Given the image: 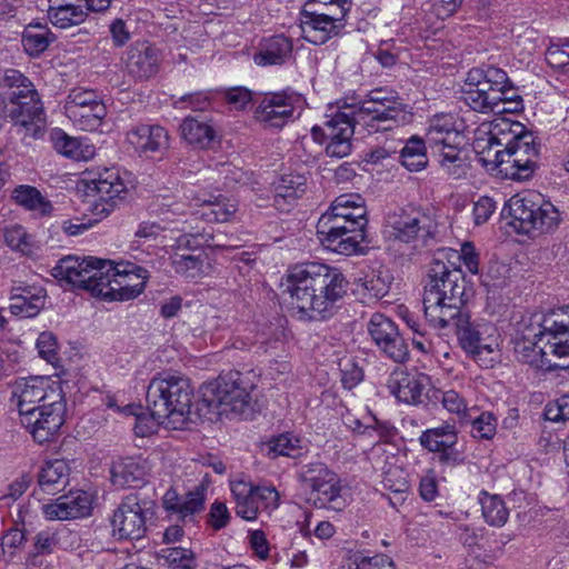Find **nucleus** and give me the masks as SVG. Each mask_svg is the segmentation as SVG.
Wrapping results in <instances>:
<instances>
[{
	"mask_svg": "<svg viewBox=\"0 0 569 569\" xmlns=\"http://www.w3.org/2000/svg\"><path fill=\"white\" fill-rule=\"evenodd\" d=\"M368 99L359 104L340 108L327 116L322 127L312 128V137L322 143L327 141L329 157L343 158L351 151V137L355 126L362 123L369 131H389L411 121L408 106L393 92L382 88L373 89Z\"/></svg>",
	"mask_w": 569,
	"mask_h": 569,
	"instance_id": "nucleus-1",
	"label": "nucleus"
},
{
	"mask_svg": "<svg viewBox=\"0 0 569 569\" xmlns=\"http://www.w3.org/2000/svg\"><path fill=\"white\" fill-rule=\"evenodd\" d=\"M286 281L291 303L310 319L331 317L349 286L339 269L319 262L291 267Z\"/></svg>",
	"mask_w": 569,
	"mask_h": 569,
	"instance_id": "nucleus-2",
	"label": "nucleus"
},
{
	"mask_svg": "<svg viewBox=\"0 0 569 569\" xmlns=\"http://www.w3.org/2000/svg\"><path fill=\"white\" fill-rule=\"evenodd\" d=\"M458 251L441 249L430 263L423 292L425 316L430 326H443L465 306V276L451 259H459Z\"/></svg>",
	"mask_w": 569,
	"mask_h": 569,
	"instance_id": "nucleus-3",
	"label": "nucleus"
},
{
	"mask_svg": "<svg viewBox=\"0 0 569 569\" xmlns=\"http://www.w3.org/2000/svg\"><path fill=\"white\" fill-rule=\"evenodd\" d=\"M193 388L188 378L159 372L150 381L146 392L147 409L158 425L182 428L189 420Z\"/></svg>",
	"mask_w": 569,
	"mask_h": 569,
	"instance_id": "nucleus-4",
	"label": "nucleus"
},
{
	"mask_svg": "<svg viewBox=\"0 0 569 569\" xmlns=\"http://www.w3.org/2000/svg\"><path fill=\"white\" fill-rule=\"evenodd\" d=\"M254 385L248 373L229 371L201 387L202 401L218 415H232L243 419L254 412Z\"/></svg>",
	"mask_w": 569,
	"mask_h": 569,
	"instance_id": "nucleus-5",
	"label": "nucleus"
},
{
	"mask_svg": "<svg viewBox=\"0 0 569 569\" xmlns=\"http://www.w3.org/2000/svg\"><path fill=\"white\" fill-rule=\"evenodd\" d=\"M508 211L509 224L518 233L536 237L555 231L561 220L558 208L536 191H523L512 196L503 211Z\"/></svg>",
	"mask_w": 569,
	"mask_h": 569,
	"instance_id": "nucleus-6",
	"label": "nucleus"
},
{
	"mask_svg": "<svg viewBox=\"0 0 569 569\" xmlns=\"http://www.w3.org/2000/svg\"><path fill=\"white\" fill-rule=\"evenodd\" d=\"M147 270L133 263H118L104 260L100 282L93 288V296L108 301H127L138 297L146 286Z\"/></svg>",
	"mask_w": 569,
	"mask_h": 569,
	"instance_id": "nucleus-7",
	"label": "nucleus"
},
{
	"mask_svg": "<svg viewBox=\"0 0 569 569\" xmlns=\"http://www.w3.org/2000/svg\"><path fill=\"white\" fill-rule=\"evenodd\" d=\"M540 154V144L537 143L532 132H525L516 138L512 143L508 142L502 150L495 151V160L498 166V173L506 179L527 180L536 168Z\"/></svg>",
	"mask_w": 569,
	"mask_h": 569,
	"instance_id": "nucleus-8",
	"label": "nucleus"
},
{
	"mask_svg": "<svg viewBox=\"0 0 569 569\" xmlns=\"http://www.w3.org/2000/svg\"><path fill=\"white\" fill-rule=\"evenodd\" d=\"M300 478L311 489L309 501L316 508L342 511L348 506V497L338 476L322 462L305 465Z\"/></svg>",
	"mask_w": 569,
	"mask_h": 569,
	"instance_id": "nucleus-9",
	"label": "nucleus"
},
{
	"mask_svg": "<svg viewBox=\"0 0 569 569\" xmlns=\"http://www.w3.org/2000/svg\"><path fill=\"white\" fill-rule=\"evenodd\" d=\"M452 327L461 349L478 357L483 352L491 353L498 347L497 328L493 323L486 320L471 321L470 315L461 309L459 315H455L453 319H446L443 326L436 328L446 329Z\"/></svg>",
	"mask_w": 569,
	"mask_h": 569,
	"instance_id": "nucleus-10",
	"label": "nucleus"
},
{
	"mask_svg": "<svg viewBox=\"0 0 569 569\" xmlns=\"http://www.w3.org/2000/svg\"><path fill=\"white\" fill-rule=\"evenodd\" d=\"M153 516V501L140 492L127 495L113 512L112 530L119 539L139 540L147 532V521Z\"/></svg>",
	"mask_w": 569,
	"mask_h": 569,
	"instance_id": "nucleus-11",
	"label": "nucleus"
},
{
	"mask_svg": "<svg viewBox=\"0 0 569 569\" xmlns=\"http://www.w3.org/2000/svg\"><path fill=\"white\" fill-rule=\"evenodd\" d=\"M10 116L26 136L38 138L46 124L42 102L32 83H22L12 91Z\"/></svg>",
	"mask_w": 569,
	"mask_h": 569,
	"instance_id": "nucleus-12",
	"label": "nucleus"
},
{
	"mask_svg": "<svg viewBox=\"0 0 569 569\" xmlns=\"http://www.w3.org/2000/svg\"><path fill=\"white\" fill-rule=\"evenodd\" d=\"M230 490L238 517L253 521L260 509L273 510L279 506V492L272 486H254L242 478L230 481Z\"/></svg>",
	"mask_w": 569,
	"mask_h": 569,
	"instance_id": "nucleus-13",
	"label": "nucleus"
},
{
	"mask_svg": "<svg viewBox=\"0 0 569 569\" xmlns=\"http://www.w3.org/2000/svg\"><path fill=\"white\" fill-rule=\"evenodd\" d=\"M11 393L17 400L20 417L36 410L39 405H52L64 398L59 380L41 376L17 379Z\"/></svg>",
	"mask_w": 569,
	"mask_h": 569,
	"instance_id": "nucleus-14",
	"label": "nucleus"
},
{
	"mask_svg": "<svg viewBox=\"0 0 569 569\" xmlns=\"http://www.w3.org/2000/svg\"><path fill=\"white\" fill-rule=\"evenodd\" d=\"M348 224L346 220L328 208L317 222L318 239L327 249L340 254L357 253L366 234L351 231Z\"/></svg>",
	"mask_w": 569,
	"mask_h": 569,
	"instance_id": "nucleus-15",
	"label": "nucleus"
},
{
	"mask_svg": "<svg viewBox=\"0 0 569 569\" xmlns=\"http://www.w3.org/2000/svg\"><path fill=\"white\" fill-rule=\"evenodd\" d=\"M127 191L126 183L114 168H104L96 178L87 181V197L92 212L98 216L110 214Z\"/></svg>",
	"mask_w": 569,
	"mask_h": 569,
	"instance_id": "nucleus-16",
	"label": "nucleus"
},
{
	"mask_svg": "<svg viewBox=\"0 0 569 569\" xmlns=\"http://www.w3.org/2000/svg\"><path fill=\"white\" fill-rule=\"evenodd\" d=\"M104 260L93 257L79 258L68 256L60 259L52 269V276L73 287L84 289L93 295V288L100 282Z\"/></svg>",
	"mask_w": 569,
	"mask_h": 569,
	"instance_id": "nucleus-17",
	"label": "nucleus"
},
{
	"mask_svg": "<svg viewBox=\"0 0 569 569\" xmlns=\"http://www.w3.org/2000/svg\"><path fill=\"white\" fill-rule=\"evenodd\" d=\"M66 412L64 398L52 405H39L38 408L20 417L21 425L29 430L34 441H51L63 425Z\"/></svg>",
	"mask_w": 569,
	"mask_h": 569,
	"instance_id": "nucleus-18",
	"label": "nucleus"
},
{
	"mask_svg": "<svg viewBox=\"0 0 569 569\" xmlns=\"http://www.w3.org/2000/svg\"><path fill=\"white\" fill-rule=\"evenodd\" d=\"M123 69L136 81L149 80L160 68V50L147 40L136 41L122 53Z\"/></svg>",
	"mask_w": 569,
	"mask_h": 569,
	"instance_id": "nucleus-19",
	"label": "nucleus"
},
{
	"mask_svg": "<svg viewBox=\"0 0 569 569\" xmlns=\"http://www.w3.org/2000/svg\"><path fill=\"white\" fill-rule=\"evenodd\" d=\"M368 332L376 346L395 362H403L409 356L408 345L396 323L382 313H373Z\"/></svg>",
	"mask_w": 569,
	"mask_h": 569,
	"instance_id": "nucleus-20",
	"label": "nucleus"
},
{
	"mask_svg": "<svg viewBox=\"0 0 569 569\" xmlns=\"http://www.w3.org/2000/svg\"><path fill=\"white\" fill-rule=\"evenodd\" d=\"M208 486L203 482L197 485L184 495H179L170 488L162 497V505L171 518L183 525H194L198 515L204 510Z\"/></svg>",
	"mask_w": 569,
	"mask_h": 569,
	"instance_id": "nucleus-21",
	"label": "nucleus"
},
{
	"mask_svg": "<svg viewBox=\"0 0 569 569\" xmlns=\"http://www.w3.org/2000/svg\"><path fill=\"white\" fill-rule=\"evenodd\" d=\"M387 226L390 237L401 242L410 243L421 239L427 242L432 238L430 219L417 210L400 209L388 216Z\"/></svg>",
	"mask_w": 569,
	"mask_h": 569,
	"instance_id": "nucleus-22",
	"label": "nucleus"
},
{
	"mask_svg": "<svg viewBox=\"0 0 569 569\" xmlns=\"http://www.w3.org/2000/svg\"><path fill=\"white\" fill-rule=\"evenodd\" d=\"M298 97L293 93L268 92L256 102L254 118L266 126L281 128L293 116Z\"/></svg>",
	"mask_w": 569,
	"mask_h": 569,
	"instance_id": "nucleus-23",
	"label": "nucleus"
},
{
	"mask_svg": "<svg viewBox=\"0 0 569 569\" xmlns=\"http://www.w3.org/2000/svg\"><path fill=\"white\" fill-rule=\"evenodd\" d=\"M312 2L305 4L301 11V29L307 41L313 44H323L333 37H338L346 27L339 18L311 10Z\"/></svg>",
	"mask_w": 569,
	"mask_h": 569,
	"instance_id": "nucleus-24",
	"label": "nucleus"
},
{
	"mask_svg": "<svg viewBox=\"0 0 569 569\" xmlns=\"http://www.w3.org/2000/svg\"><path fill=\"white\" fill-rule=\"evenodd\" d=\"M186 198L196 202L194 218L207 222H227L237 211V203L222 194H206L189 190Z\"/></svg>",
	"mask_w": 569,
	"mask_h": 569,
	"instance_id": "nucleus-25",
	"label": "nucleus"
},
{
	"mask_svg": "<svg viewBox=\"0 0 569 569\" xmlns=\"http://www.w3.org/2000/svg\"><path fill=\"white\" fill-rule=\"evenodd\" d=\"M41 509L48 520L76 519L90 513L91 500L84 491H71L54 502L42 505Z\"/></svg>",
	"mask_w": 569,
	"mask_h": 569,
	"instance_id": "nucleus-26",
	"label": "nucleus"
},
{
	"mask_svg": "<svg viewBox=\"0 0 569 569\" xmlns=\"http://www.w3.org/2000/svg\"><path fill=\"white\" fill-rule=\"evenodd\" d=\"M149 471L150 465L143 457H120L111 465V481L121 488L139 486L144 482Z\"/></svg>",
	"mask_w": 569,
	"mask_h": 569,
	"instance_id": "nucleus-27",
	"label": "nucleus"
},
{
	"mask_svg": "<svg viewBox=\"0 0 569 569\" xmlns=\"http://www.w3.org/2000/svg\"><path fill=\"white\" fill-rule=\"evenodd\" d=\"M560 316L556 311L547 313L542 311L530 312L523 316L518 323V333L521 338L537 339L538 341L551 339L557 327L566 326L559 321Z\"/></svg>",
	"mask_w": 569,
	"mask_h": 569,
	"instance_id": "nucleus-28",
	"label": "nucleus"
},
{
	"mask_svg": "<svg viewBox=\"0 0 569 569\" xmlns=\"http://www.w3.org/2000/svg\"><path fill=\"white\" fill-rule=\"evenodd\" d=\"M329 209L346 220L351 231L366 234L365 228L368 223L367 209L365 200L360 194H340L332 201Z\"/></svg>",
	"mask_w": 569,
	"mask_h": 569,
	"instance_id": "nucleus-29",
	"label": "nucleus"
},
{
	"mask_svg": "<svg viewBox=\"0 0 569 569\" xmlns=\"http://www.w3.org/2000/svg\"><path fill=\"white\" fill-rule=\"evenodd\" d=\"M128 142L140 154L159 152L168 148V132L158 124H138L127 133Z\"/></svg>",
	"mask_w": 569,
	"mask_h": 569,
	"instance_id": "nucleus-30",
	"label": "nucleus"
},
{
	"mask_svg": "<svg viewBox=\"0 0 569 569\" xmlns=\"http://www.w3.org/2000/svg\"><path fill=\"white\" fill-rule=\"evenodd\" d=\"M463 122L452 113H438L428 121L426 142L429 146H439L441 142H451L463 139Z\"/></svg>",
	"mask_w": 569,
	"mask_h": 569,
	"instance_id": "nucleus-31",
	"label": "nucleus"
},
{
	"mask_svg": "<svg viewBox=\"0 0 569 569\" xmlns=\"http://www.w3.org/2000/svg\"><path fill=\"white\" fill-rule=\"evenodd\" d=\"M292 47V41L284 36L263 39L253 61L260 67L282 64L291 57Z\"/></svg>",
	"mask_w": 569,
	"mask_h": 569,
	"instance_id": "nucleus-32",
	"label": "nucleus"
},
{
	"mask_svg": "<svg viewBox=\"0 0 569 569\" xmlns=\"http://www.w3.org/2000/svg\"><path fill=\"white\" fill-rule=\"evenodd\" d=\"M463 139L451 142H441L439 146H429L438 157L441 168L452 178L460 179L467 174L468 164L461 156L460 144Z\"/></svg>",
	"mask_w": 569,
	"mask_h": 569,
	"instance_id": "nucleus-33",
	"label": "nucleus"
},
{
	"mask_svg": "<svg viewBox=\"0 0 569 569\" xmlns=\"http://www.w3.org/2000/svg\"><path fill=\"white\" fill-rule=\"evenodd\" d=\"M542 341L530 338H519L515 345V353L517 359L523 363L535 366L537 368L557 369L555 362L548 358L552 356L548 349L549 339L541 346Z\"/></svg>",
	"mask_w": 569,
	"mask_h": 569,
	"instance_id": "nucleus-34",
	"label": "nucleus"
},
{
	"mask_svg": "<svg viewBox=\"0 0 569 569\" xmlns=\"http://www.w3.org/2000/svg\"><path fill=\"white\" fill-rule=\"evenodd\" d=\"M425 380L426 377L422 375L400 372L389 381V389L399 401L416 405L420 402Z\"/></svg>",
	"mask_w": 569,
	"mask_h": 569,
	"instance_id": "nucleus-35",
	"label": "nucleus"
},
{
	"mask_svg": "<svg viewBox=\"0 0 569 569\" xmlns=\"http://www.w3.org/2000/svg\"><path fill=\"white\" fill-rule=\"evenodd\" d=\"M57 37L47 23L33 21L27 24L21 34V44L29 57H40Z\"/></svg>",
	"mask_w": 569,
	"mask_h": 569,
	"instance_id": "nucleus-36",
	"label": "nucleus"
},
{
	"mask_svg": "<svg viewBox=\"0 0 569 569\" xmlns=\"http://www.w3.org/2000/svg\"><path fill=\"white\" fill-rule=\"evenodd\" d=\"M181 137L198 149H209L216 140V130L209 121L188 116L180 126Z\"/></svg>",
	"mask_w": 569,
	"mask_h": 569,
	"instance_id": "nucleus-37",
	"label": "nucleus"
},
{
	"mask_svg": "<svg viewBox=\"0 0 569 569\" xmlns=\"http://www.w3.org/2000/svg\"><path fill=\"white\" fill-rule=\"evenodd\" d=\"M70 468L66 460L47 461L38 473V485L47 493L61 491L69 482Z\"/></svg>",
	"mask_w": 569,
	"mask_h": 569,
	"instance_id": "nucleus-38",
	"label": "nucleus"
},
{
	"mask_svg": "<svg viewBox=\"0 0 569 569\" xmlns=\"http://www.w3.org/2000/svg\"><path fill=\"white\" fill-rule=\"evenodd\" d=\"M423 448L431 452L441 453V460L449 459L448 449L457 442V432L455 426L446 422L439 427L427 429L419 438Z\"/></svg>",
	"mask_w": 569,
	"mask_h": 569,
	"instance_id": "nucleus-39",
	"label": "nucleus"
},
{
	"mask_svg": "<svg viewBox=\"0 0 569 569\" xmlns=\"http://www.w3.org/2000/svg\"><path fill=\"white\" fill-rule=\"evenodd\" d=\"M32 293L28 288H16L12 290L9 309L12 315L21 318H32L39 313L44 303V296Z\"/></svg>",
	"mask_w": 569,
	"mask_h": 569,
	"instance_id": "nucleus-40",
	"label": "nucleus"
},
{
	"mask_svg": "<svg viewBox=\"0 0 569 569\" xmlns=\"http://www.w3.org/2000/svg\"><path fill=\"white\" fill-rule=\"evenodd\" d=\"M79 543V536L68 529L58 531L44 530L34 537V549L38 555L51 553L54 547L59 546L63 549H73Z\"/></svg>",
	"mask_w": 569,
	"mask_h": 569,
	"instance_id": "nucleus-41",
	"label": "nucleus"
},
{
	"mask_svg": "<svg viewBox=\"0 0 569 569\" xmlns=\"http://www.w3.org/2000/svg\"><path fill=\"white\" fill-rule=\"evenodd\" d=\"M54 149L73 160L87 161L94 156V147L84 142L80 138H73L64 133L62 130H56L52 133Z\"/></svg>",
	"mask_w": 569,
	"mask_h": 569,
	"instance_id": "nucleus-42",
	"label": "nucleus"
},
{
	"mask_svg": "<svg viewBox=\"0 0 569 569\" xmlns=\"http://www.w3.org/2000/svg\"><path fill=\"white\" fill-rule=\"evenodd\" d=\"M559 321L566 325L565 327H557L553 330L551 339H549L548 349L553 357H557L560 362H555V367L559 369L569 368V307L562 312Z\"/></svg>",
	"mask_w": 569,
	"mask_h": 569,
	"instance_id": "nucleus-43",
	"label": "nucleus"
},
{
	"mask_svg": "<svg viewBox=\"0 0 569 569\" xmlns=\"http://www.w3.org/2000/svg\"><path fill=\"white\" fill-rule=\"evenodd\" d=\"M11 197L17 204L40 216H49L52 211L51 202L36 187L20 184L13 189Z\"/></svg>",
	"mask_w": 569,
	"mask_h": 569,
	"instance_id": "nucleus-44",
	"label": "nucleus"
},
{
	"mask_svg": "<svg viewBox=\"0 0 569 569\" xmlns=\"http://www.w3.org/2000/svg\"><path fill=\"white\" fill-rule=\"evenodd\" d=\"M506 81V71L493 66H482L469 70L465 84L492 91Z\"/></svg>",
	"mask_w": 569,
	"mask_h": 569,
	"instance_id": "nucleus-45",
	"label": "nucleus"
},
{
	"mask_svg": "<svg viewBox=\"0 0 569 569\" xmlns=\"http://www.w3.org/2000/svg\"><path fill=\"white\" fill-rule=\"evenodd\" d=\"M307 189V178L300 173L282 174L273 186L274 203L279 200H295L301 197Z\"/></svg>",
	"mask_w": 569,
	"mask_h": 569,
	"instance_id": "nucleus-46",
	"label": "nucleus"
},
{
	"mask_svg": "<svg viewBox=\"0 0 569 569\" xmlns=\"http://www.w3.org/2000/svg\"><path fill=\"white\" fill-rule=\"evenodd\" d=\"M497 97L498 93L495 89L489 92L465 84L461 99L473 111L480 113H497Z\"/></svg>",
	"mask_w": 569,
	"mask_h": 569,
	"instance_id": "nucleus-47",
	"label": "nucleus"
},
{
	"mask_svg": "<svg viewBox=\"0 0 569 569\" xmlns=\"http://www.w3.org/2000/svg\"><path fill=\"white\" fill-rule=\"evenodd\" d=\"M64 113L80 130L94 131L101 126L107 114V109L104 104H92Z\"/></svg>",
	"mask_w": 569,
	"mask_h": 569,
	"instance_id": "nucleus-48",
	"label": "nucleus"
},
{
	"mask_svg": "<svg viewBox=\"0 0 569 569\" xmlns=\"http://www.w3.org/2000/svg\"><path fill=\"white\" fill-rule=\"evenodd\" d=\"M399 160L409 171H419L428 163L426 142L418 137L410 138L399 152Z\"/></svg>",
	"mask_w": 569,
	"mask_h": 569,
	"instance_id": "nucleus-49",
	"label": "nucleus"
},
{
	"mask_svg": "<svg viewBox=\"0 0 569 569\" xmlns=\"http://www.w3.org/2000/svg\"><path fill=\"white\" fill-rule=\"evenodd\" d=\"M480 505L482 516L488 525L502 527L507 522L509 511L499 496L489 495L488 492L482 491L480 496Z\"/></svg>",
	"mask_w": 569,
	"mask_h": 569,
	"instance_id": "nucleus-50",
	"label": "nucleus"
},
{
	"mask_svg": "<svg viewBox=\"0 0 569 569\" xmlns=\"http://www.w3.org/2000/svg\"><path fill=\"white\" fill-rule=\"evenodd\" d=\"M202 254H184L176 252L171 257V266L177 274L186 279H198L204 273Z\"/></svg>",
	"mask_w": 569,
	"mask_h": 569,
	"instance_id": "nucleus-51",
	"label": "nucleus"
},
{
	"mask_svg": "<svg viewBox=\"0 0 569 569\" xmlns=\"http://www.w3.org/2000/svg\"><path fill=\"white\" fill-rule=\"evenodd\" d=\"M88 13L84 6L78 7H49L48 18L50 22L58 28L67 29L82 23Z\"/></svg>",
	"mask_w": 569,
	"mask_h": 569,
	"instance_id": "nucleus-52",
	"label": "nucleus"
},
{
	"mask_svg": "<svg viewBox=\"0 0 569 569\" xmlns=\"http://www.w3.org/2000/svg\"><path fill=\"white\" fill-rule=\"evenodd\" d=\"M160 558L171 569H198L199 563L193 550L183 547H170L160 551Z\"/></svg>",
	"mask_w": 569,
	"mask_h": 569,
	"instance_id": "nucleus-53",
	"label": "nucleus"
},
{
	"mask_svg": "<svg viewBox=\"0 0 569 569\" xmlns=\"http://www.w3.org/2000/svg\"><path fill=\"white\" fill-rule=\"evenodd\" d=\"M496 90L498 93L497 113L515 112L522 109V98L519 96L518 90L515 88L507 73L506 81L498 86Z\"/></svg>",
	"mask_w": 569,
	"mask_h": 569,
	"instance_id": "nucleus-54",
	"label": "nucleus"
},
{
	"mask_svg": "<svg viewBox=\"0 0 569 569\" xmlns=\"http://www.w3.org/2000/svg\"><path fill=\"white\" fill-rule=\"evenodd\" d=\"M503 148L507 147L508 142L512 143L516 138L522 136L525 127L518 121H510L508 119H499L492 122L489 131Z\"/></svg>",
	"mask_w": 569,
	"mask_h": 569,
	"instance_id": "nucleus-55",
	"label": "nucleus"
},
{
	"mask_svg": "<svg viewBox=\"0 0 569 569\" xmlns=\"http://www.w3.org/2000/svg\"><path fill=\"white\" fill-rule=\"evenodd\" d=\"M4 241L13 250L22 253H30L32 249V238L20 224H9L4 228Z\"/></svg>",
	"mask_w": 569,
	"mask_h": 569,
	"instance_id": "nucleus-56",
	"label": "nucleus"
},
{
	"mask_svg": "<svg viewBox=\"0 0 569 569\" xmlns=\"http://www.w3.org/2000/svg\"><path fill=\"white\" fill-rule=\"evenodd\" d=\"M546 61L553 68L569 72V38L552 41L546 50Z\"/></svg>",
	"mask_w": 569,
	"mask_h": 569,
	"instance_id": "nucleus-57",
	"label": "nucleus"
},
{
	"mask_svg": "<svg viewBox=\"0 0 569 569\" xmlns=\"http://www.w3.org/2000/svg\"><path fill=\"white\" fill-rule=\"evenodd\" d=\"M497 139L488 132L486 137L477 138L473 142V149L478 153L480 161L483 162V164L489 170H497L498 166L492 161L495 160V151L501 150V144L497 143Z\"/></svg>",
	"mask_w": 569,
	"mask_h": 569,
	"instance_id": "nucleus-58",
	"label": "nucleus"
},
{
	"mask_svg": "<svg viewBox=\"0 0 569 569\" xmlns=\"http://www.w3.org/2000/svg\"><path fill=\"white\" fill-rule=\"evenodd\" d=\"M92 104H103L97 92L93 90L77 88L71 90L68 94L63 109L64 112H69L70 110H76L83 108L84 106L88 107Z\"/></svg>",
	"mask_w": 569,
	"mask_h": 569,
	"instance_id": "nucleus-59",
	"label": "nucleus"
},
{
	"mask_svg": "<svg viewBox=\"0 0 569 569\" xmlns=\"http://www.w3.org/2000/svg\"><path fill=\"white\" fill-rule=\"evenodd\" d=\"M299 442L298 438L289 433L280 435L270 442V451L273 453V457H296L299 455Z\"/></svg>",
	"mask_w": 569,
	"mask_h": 569,
	"instance_id": "nucleus-60",
	"label": "nucleus"
},
{
	"mask_svg": "<svg viewBox=\"0 0 569 569\" xmlns=\"http://www.w3.org/2000/svg\"><path fill=\"white\" fill-rule=\"evenodd\" d=\"M497 419L491 412H482L472 422L471 435L479 439H491L496 435Z\"/></svg>",
	"mask_w": 569,
	"mask_h": 569,
	"instance_id": "nucleus-61",
	"label": "nucleus"
},
{
	"mask_svg": "<svg viewBox=\"0 0 569 569\" xmlns=\"http://www.w3.org/2000/svg\"><path fill=\"white\" fill-rule=\"evenodd\" d=\"M213 236L210 232H186L177 239L178 249L197 250L203 246H211Z\"/></svg>",
	"mask_w": 569,
	"mask_h": 569,
	"instance_id": "nucleus-62",
	"label": "nucleus"
},
{
	"mask_svg": "<svg viewBox=\"0 0 569 569\" xmlns=\"http://www.w3.org/2000/svg\"><path fill=\"white\" fill-rule=\"evenodd\" d=\"M37 348L41 358L53 365L58 361L57 339L53 333L41 332L37 339Z\"/></svg>",
	"mask_w": 569,
	"mask_h": 569,
	"instance_id": "nucleus-63",
	"label": "nucleus"
},
{
	"mask_svg": "<svg viewBox=\"0 0 569 569\" xmlns=\"http://www.w3.org/2000/svg\"><path fill=\"white\" fill-rule=\"evenodd\" d=\"M353 566H350L349 569H396L391 559L383 555L361 557L355 560Z\"/></svg>",
	"mask_w": 569,
	"mask_h": 569,
	"instance_id": "nucleus-64",
	"label": "nucleus"
}]
</instances>
